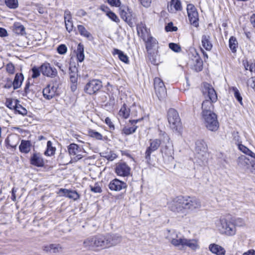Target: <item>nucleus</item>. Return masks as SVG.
Instances as JSON below:
<instances>
[{"label":"nucleus","mask_w":255,"mask_h":255,"mask_svg":"<svg viewBox=\"0 0 255 255\" xmlns=\"http://www.w3.org/2000/svg\"><path fill=\"white\" fill-rule=\"evenodd\" d=\"M105 123L108 125L110 128H114V126L109 118H106L105 119Z\"/></svg>","instance_id":"obj_62"},{"label":"nucleus","mask_w":255,"mask_h":255,"mask_svg":"<svg viewBox=\"0 0 255 255\" xmlns=\"http://www.w3.org/2000/svg\"><path fill=\"white\" fill-rule=\"evenodd\" d=\"M6 69V71L10 74H13L14 72V66L11 63L7 64Z\"/></svg>","instance_id":"obj_55"},{"label":"nucleus","mask_w":255,"mask_h":255,"mask_svg":"<svg viewBox=\"0 0 255 255\" xmlns=\"http://www.w3.org/2000/svg\"><path fill=\"white\" fill-rule=\"evenodd\" d=\"M143 41L145 43L147 57L152 63L155 64L156 62L158 42L156 39L151 36L147 37L146 39Z\"/></svg>","instance_id":"obj_5"},{"label":"nucleus","mask_w":255,"mask_h":255,"mask_svg":"<svg viewBox=\"0 0 255 255\" xmlns=\"http://www.w3.org/2000/svg\"><path fill=\"white\" fill-rule=\"evenodd\" d=\"M250 21L252 25L255 27V14H253L250 18Z\"/></svg>","instance_id":"obj_64"},{"label":"nucleus","mask_w":255,"mask_h":255,"mask_svg":"<svg viewBox=\"0 0 255 255\" xmlns=\"http://www.w3.org/2000/svg\"><path fill=\"white\" fill-rule=\"evenodd\" d=\"M113 54L118 55L119 58L122 61L125 62V63H128V57L127 55L124 54V53L121 50H119L118 49H115L114 50Z\"/></svg>","instance_id":"obj_37"},{"label":"nucleus","mask_w":255,"mask_h":255,"mask_svg":"<svg viewBox=\"0 0 255 255\" xmlns=\"http://www.w3.org/2000/svg\"><path fill=\"white\" fill-rule=\"evenodd\" d=\"M203 94L205 97L207 96L209 100H205L202 103V116L208 114L213 113L212 110L213 109V103L217 100V95L214 89L208 83H204L203 88Z\"/></svg>","instance_id":"obj_2"},{"label":"nucleus","mask_w":255,"mask_h":255,"mask_svg":"<svg viewBox=\"0 0 255 255\" xmlns=\"http://www.w3.org/2000/svg\"><path fill=\"white\" fill-rule=\"evenodd\" d=\"M32 77L33 78H36L40 75V72H39L38 69H37V68L33 67L32 69Z\"/></svg>","instance_id":"obj_57"},{"label":"nucleus","mask_w":255,"mask_h":255,"mask_svg":"<svg viewBox=\"0 0 255 255\" xmlns=\"http://www.w3.org/2000/svg\"><path fill=\"white\" fill-rule=\"evenodd\" d=\"M5 105L10 109L17 110L18 107L17 106V101L11 99H7L5 102Z\"/></svg>","instance_id":"obj_44"},{"label":"nucleus","mask_w":255,"mask_h":255,"mask_svg":"<svg viewBox=\"0 0 255 255\" xmlns=\"http://www.w3.org/2000/svg\"><path fill=\"white\" fill-rule=\"evenodd\" d=\"M106 241V235L98 234L85 239L83 245L88 250L97 252L107 248Z\"/></svg>","instance_id":"obj_3"},{"label":"nucleus","mask_w":255,"mask_h":255,"mask_svg":"<svg viewBox=\"0 0 255 255\" xmlns=\"http://www.w3.org/2000/svg\"><path fill=\"white\" fill-rule=\"evenodd\" d=\"M119 13L122 19L129 25L132 24L133 16L132 11L127 6H121L119 8Z\"/></svg>","instance_id":"obj_14"},{"label":"nucleus","mask_w":255,"mask_h":255,"mask_svg":"<svg viewBox=\"0 0 255 255\" xmlns=\"http://www.w3.org/2000/svg\"><path fill=\"white\" fill-rule=\"evenodd\" d=\"M7 148H15L18 142V138L16 135L8 136L5 140Z\"/></svg>","instance_id":"obj_28"},{"label":"nucleus","mask_w":255,"mask_h":255,"mask_svg":"<svg viewBox=\"0 0 255 255\" xmlns=\"http://www.w3.org/2000/svg\"><path fill=\"white\" fill-rule=\"evenodd\" d=\"M100 184V183H96L93 186L90 185L91 190L96 193H101L102 190Z\"/></svg>","instance_id":"obj_49"},{"label":"nucleus","mask_w":255,"mask_h":255,"mask_svg":"<svg viewBox=\"0 0 255 255\" xmlns=\"http://www.w3.org/2000/svg\"><path fill=\"white\" fill-rule=\"evenodd\" d=\"M204 124L209 130L215 131L219 127V124L217 120V115L214 113L203 115L202 116Z\"/></svg>","instance_id":"obj_6"},{"label":"nucleus","mask_w":255,"mask_h":255,"mask_svg":"<svg viewBox=\"0 0 255 255\" xmlns=\"http://www.w3.org/2000/svg\"><path fill=\"white\" fill-rule=\"evenodd\" d=\"M64 20L66 21H69L72 20V16L71 14L70 11L68 10H66L64 12Z\"/></svg>","instance_id":"obj_56"},{"label":"nucleus","mask_w":255,"mask_h":255,"mask_svg":"<svg viewBox=\"0 0 255 255\" xmlns=\"http://www.w3.org/2000/svg\"><path fill=\"white\" fill-rule=\"evenodd\" d=\"M189 64L191 68L197 72L203 69V61L197 53L189 61Z\"/></svg>","instance_id":"obj_20"},{"label":"nucleus","mask_w":255,"mask_h":255,"mask_svg":"<svg viewBox=\"0 0 255 255\" xmlns=\"http://www.w3.org/2000/svg\"><path fill=\"white\" fill-rule=\"evenodd\" d=\"M177 29V27L172 26V23H168V25L165 27V30L167 31H176Z\"/></svg>","instance_id":"obj_60"},{"label":"nucleus","mask_w":255,"mask_h":255,"mask_svg":"<svg viewBox=\"0 0 255 255\" xmlns=\"http://www.w3.org/2000/svg\"><path fill=\"white\" fill-rule=\"evenodd\" d=\"M31 164L37 166L42 167L44 165V161L41 155L39 153L34 154L30 159Z\"/></svg>","instance_id":"obj_29"},{"label":"nucleus","mask_w":255,"mask_h":255,"mask_svg":"<svg viewBox=\"0 0 255 255\" xmlns=\"http://www.w3.org/2000/svg\"><path fill=\"white\" fill-rule=\"evenodd\" d=\"M70 81L73 84H75L77 81V78L75 73L70 74Z\"/></svg>","instance_id":"obj_61"},{"label":"nucleus","mask_w":255,"mask_h":255,"mask_svg":"<svg viewBox=\"0 0 255 255\" xmlns=\"http://www.w3.org/2000/svg\"><path fill=\"white\" fill-rule=\"evenodd\" d=\"M248 170L251 172L252 173L255 174V161L252 160L250 168H248Z\"/></svg>","instance_id":"obj_58"},{"label":"nucleus","mask_w":255,"mask_h":255,"mask_svg":"<svg viewBox=\"0 0 255 255\" xmlns=\"http://www.w3.org/2000/svg\"><path fill=\"white\" fill-rule=\"evenodd\" d=\"M109 187L111 190L117 191L125 189L127 187V184L119 179H115L110 182Z\"/></svg>","instance_id":"obj_24"},{"label":"nucleus","mask_w":255,"mask_h":255,"mask_svg":"<svg viewBox=\"0 0 255 255\" xmlns=\"http://www.w3.org/2000/svg\"><path fill=\"white\" fill-rule=\"evenodd\" d=\"M107 2L112 6L121 7V2L120 0H107Z\"/></svg>","instance_id":"obj_52"},{"label":"nucleus","mask_w":255,"mask_h":255,"mask_svg":"<svg viewBox=\"0 0 255 255\" xmlns=\"http://www.w3.org/2000/svg\"><path fill=\"white\" fill-rule=\"evenodd\" d=\"M13 30L18 34H23L25 32V28L19 22H15L13 25Z\"/></svg>","instance_id":"obj_39"},{"label":"nucleus","mask_w":255,"mask_h":255,"mask_svg":"<svg viewBox=\"0 0 255 255\" xmlns=\"http://www.w3.org/2000/svg\"><path fill=\"white\" fill-rule=\"evenodd\" d=\"M167 119L170 128L178 131L181 128V123L178 112L174 109H170L167 113Z\"/></svg>","instance_id":"obj_7"},{"label":"nucleus","mask_w":255,"mask_h":255,"mask_svg":"<svg viewBox=\"0 0 255 255\" xmlns=\"http://www.w3.org/2000/svg\"><path fill=\"white\" fill-rule=\"evenodd\" d=\"M239 149L242 151L243 153L246 154L247 155L251 156L252 157H255V153L250 150L246 146H244L243 144H239L238 145Z\"/></svg>","instance_id":"obj_43"},{"label":"nucleus","mask_w":255,"mask_h":255,"mask_svg":"<svg viewBox=\"0 0 255 255\" xmlns=\"http://www.w3.org/2000/svg\"><path fill=\"white\" fill-rule=\"evenodd\" d=\"M195 152L196 157L202 161L206 160L207 154V145L203 140H198L196 142Z\"/></svg>","instance_id":"obj_10"},{"label":"nucleus","mask_w":255,"mask_h":255,"mask_svg":"<svg viewBox=\"0 0 255 255\" xmlns=\"http://www.w3.org/2000/svg\"><path fill=\"white\" fill-rule=\"evenodd\" d=\"M104 157L109 161H113L117 158V156L113 152L110 151L109 153H107Z\"/></svg>","instance_id":"obj_51"},{"label":"nucleus","mask_w":255,"mask_h":255,"mask_svg":"<svg viewBox=\"0 0 255 255\" xmlns=\"http://www.w3.org/2000/svg\"><path fill=\"white\" fill-rule=\"evenodd\" d=\"M23 80V77L22 74H16L13 82V88L16 89L19 88L22 84Z\"/></svg>","instance_id":"obj_38"},{"label":"nucleus","mask_w":255,"mask_h":255,"mask_svg":"<svg viewBox=\"0 0 255 255\" xmlns=\"http://www.w3.org/2000/svg\"><path fill=\"white\" fill-rule=\"evenodd\" d=\"M105 235L107 241H106L107 248L116 245L120 243L122 240L121 237L117 234H107Z\"/></svg>","instance_id":"obj_22"},{"label":"nucleus","mask_w":255,"mask_h":255,"mask_svg":"<svg viewBox=\"0 0 255 255\" xmlns=\"http://www.w3.org/2000/svg\"><path fill=\"white\" fill-rule=\"evenodd\" d=\"M60 192H62L63 195L75 200L79 198V195L77 192L75 191H71L66 189H60Z\"/></svg>","instance_id":"obj_33"},{"label":"nucleus","mask_w":255,"mask_h":255,"mask_svg":"<svg viewBox=\"0 0 255 255\" xmlns=\"http://www.w3.org/2000/svg\"><path fill=\"white\" fill-rule=\"evenodd\" d=\"M19 150L23 153H28L30 150V143L29 141L22 140L19 147Z\"/></svg>","instance_id":"obj_36"},{"label":"nucleus","mask_w":255,"mask_h":255,"mask_svg":"<svg viewBox=\"0 0 255 255\" xmlns=\"http://www.w3.org/2000/svg\"><path fill=\"white\" fill-rule=\"evenodd\" d=\"M238 165L245 169H248L252 160L245 155H241L238 158Z\"/></svg>","instance_id":"obj_31"},{"label":"nucleus","mask_w":255,"mask_h":255,"mask_svg":"<svg viewBox=\"0 0 255 255\" xmlns=\"http://www.w3.org/2000/svg\"><path fill=\"white\" fill-rule=\"evenodd\" d=\"M244 65L246 70H249L251 72H253L254 66H253L252 64H249L248 61H244Z\"/></svg>","instance_id":"obj_59"},{"label":"nucleus","mask_w":255,"mask_h":255,"mask_svg":"<svg viewBox=\"0 0 255 255\" xmlns=\"http://www.w3.org/2000/svg\"><path fill=\"white\" fill-rule=\"evenodd\" d=\"M169 47L172 50L175 52H179L181 50L180 45L176 43H170L169 44Z\"/></svg>","instance_id":"obj_50"},{"label":"nucleus","mask_w":255,"mask_h":255,"mask_svg":"<svg viewBox=\"0 0 255 255\" xmlns=\"http://www.w3.org/2000/svg\"><path fill=\"white\" fill-rule=\"evenodd\" d=\"M138 120H130L129 123L131 127L126 126L122 130V133L129 135L134 132L137 128V126H135V124L137 123Z\"/></svg>","instance_id":"obj_30"},{"label":"nucleus","mask_w":255,"mask_h":255,"mask_svg":"<svg viewBox=\"0 0 255 255\" xmlns=\"http://www.w3.org/2000/svg\"><path fill=\"white\" fill-rule=\"evenodd\" d=\"M187 11L191 24L197 27L198 25L199 15L196 8L192 4H188L187 6Z\"/></svg>","instance_id":"obj_16"},{"label":"nucleus","mask_w":255,"mask_h":255,"mask_svg":"<svg viewBox=\"0 0 255 255\" xmlns=\"http://www.w3.org/2000/svg\"><path fill=\"white\" fill-rule=\"evenodd\" d=\"M129 109L124 104L119 112V116L123 118L127 119L129 117Z\"/></svg>","instance_id":"obj_40"},{"label":"nucleus","mask_w":255,"mask_h":255,"mask_svg":"<svg viewBox=\"0 0 255 255\" xmlns=\"http://www.w3.org/2000/svg\"><path fill=\"white\" fill-rule=\"evenodd\" d=\"M89 135L91 137L95 138L96 139L98 140H101L103 137L102 135L100 133L94 130H90L89 131Z\"/></svg>","instance_id":"obj_48"},{"label":"nucleus","mask_w":255,"mask_h":255,"mask_svg":"<svg viewBox=\"0 0 255 255\" xmlns=\"http://www.w3.org/2000/svg\"><path fill=\"white\" fill-rule=\"evenodd\" d=\"M5 3L10 8L15 9L18 7V0H5Z\"/></svg>","instance_id":"obj_46"},{"label":"nucleus","mask_w":255,"mask_h":255,"mask_svg":"<svg viewBox=\"0 0 255 255\" xmlns=\"http://www.w3.org/2000/svg\"><path fill=\"white\" fill-rule=\"evenodd\" d=\"M137 32L138 36L140 37L143 40H145L146 38L150 36L149 31L145 26V25L140 22L137 25Z\"/></svg>","instance_id":"obj_23"},{"label":"nucleus","mask_w":255,"mask_h":255,"mask_svg":"<svg viewBox=\"0 0 255 255\" xmlns=\"http://www.w3.org/2000/svg\"><path fill=\"white\" fill-rule=\"evenodd\" d=\"M102 87V82L97 79L90 80L85 85L84 91L87 94L92 95L96 93Z\"/></svg>","instance_id":"obj_11"},{"label":"nucleus","mask_w":255,"mask_h":255,"mask_svg":"<svg viewBox=\"0 0 255 255\" xmlns=\"http://www.w3.org/2000/svg\"><path fill=\"white\" fill-rule=\"evenodd\" d=\"M107 15L109 18L117 23H119L120 21V20L117 15L111 11H107Z\"/></svg>","instance_id":"obj_47"},{"label":"nucleus","mask_w":255,"mask_h":255,"mask_svg":"<svg viewBox=\"0 0 255 255\" xmlns=\"http://www.w3.org/2000/svg\"><path fill=\"white\" fill-rule=\"evenodd\" d=\"M169 234L166 237L170 243L174 247L180 249L188 247L192 251H196L200 248L199 240L197 239H188L184 236H180L176 232L168 231Z\"/></svg>","instance_id":"obj_1"},{"label":"nucleus","mask_w":255,"mask_h":255,"mask_svg":"<svg viewBox=\"0 0 255 255\" xmlns=\"http://www.w3.org/2000/svg\"><path fill=\"white\" fill-rule=\"evenodd\" d=\"M149 142L150 145L145 151V158L147 159H150L151 153L156 150L159 148L161 144L160 140L158 139L150 140Z\"/></svg>","instance_id":"obj_21"},{"label":"nucleus","mask_w":255,"mask_h":255,"mask_svg":"<svg viewBox=\"0 0 255 255\" xmlns=\"http://www.w3.org/2000/svg\"><path fill=\"white\" fill-rule=\"evenodd\" d=\"M67 47L64 44H61L57 47V51L60 54H64L66 53Z\"/></svg>","instance_id":"obj_53"},{"label":"nucleus","mask_w":255,"mask_h":255,"mask_svg":"<svg viewBox=\"0 0 255 255\" xmlns=\"http://www.w3.org/2000/svg\"><path fill=\"white\" fill-rule=\"evenodd\" d=\"M55 148L52 146L51 141H48L47 143V150L45 151V154L48 156L53 155L55 152Z\"/></svg>","instance_id":"obj_45"},{"label":"nucleus","mask_w":255,"mask_h":255,"mask_svg":"<svg viewBox=\"0 0 255 255\" xmlns=\"http://www.w3.org/2000/svg\"><path fill=\"white\" fill-rule=\"evenodd\" d=\"M43 250L46 253H58L62 251V248L59 244H50L43 247Z\"/></svg>","instance_id":"obj_27"},{"label":"nucleus","mask_w":255,"mask_h":255,"mask_svg":"<svg viewBox=\"0 0 255 255\" xmlns=\"http://www.w3.org/2000/svg\"><path fill=\"white\" fill-rule=\"evenodd\" d=\"M181 2L180 0H171L168 5V11L173 13L182 10Z\"/></svg>","instance_id":"obj_25"},{"label":"nucleus","mask_w":255,"mask_h":255,"mask_svg":"<svg viewBox=\"0 0 255 255\" xmlns=\"http://www.w3.org/2000/svg\"><path fill=\"white\" fill-rule=\"evenodd\" d=\"M65 27L66 28V30L69 32H70L72 31L73 28V24L72 20H69V21H65Z\"/></svg>","instance_id":"obj_54"},{"label":"nucleus","mask_w":255,"mask_h":255,"mask_svg":"<svg viewBox=\"0 0 255 255\" xmlns=\"http://www.w3.org/2000/svg\"><path fill=\"white\" fill-rule=\"evenodd\" d=\"M68 150L71 157L70 162H76L83 157V153L85 152L83 149L76 144L71 143L68 147Z\"/></svg>","instance_id":"obj_9"},{"label":"nucleus","mask_w":255,"mask_h":255,"mask_svg":"<svg viewBox=\"0 0 255 255\" xmlns=\"http://www.w3.org/2000/svg\"><path fill=\"white\" fill-rule=\"evenodd\" d=\"M84 48L83 44L79 43L77 46V58L78 61L79 62H82L85 58V55L84 54Z\"/></svg>","instance_id":"obj_34"},{"label":"nucleus","mask_w":255,"mask_h":255,"mask_svg":"<svg viewBox=\"0 0 255 255\" xmlns=\"http://www.w3.org/2000/svg\"><path fill=\"white\" fill-rule=\"evenodd\" d=\"M202 46L208 51L211 50L213 45L211 41V37L208 35H203L201 39Z\"/></svg>","instance_id":"obj_32"},{"label":"nucleus","mask_w":255,"mask_h":255,"mask_svg":"<svg viewBox=\"0 0 255 255\" xmlns=\"http://www.w3.org/2000/svg\"><path fill=\"white\" fill-rule=\"evenodd\" d=\"M77 28L78 31L82 36L88 38L89 39H91L93 38L92 34L87 30L86 28L83 25H78Z\"/></svg>","instance_id":"obj_35"},{"label":"nucleus","mask_w":255,"mask_h":255,"mask_svg":"<svg viewBox=\"0 0 255 255\" xmlns=\"http://www.w3.org/2000/svg\"><path fill=\"white\" fill-rule=\"evenodd\" d=\"M184 206L183 196H181L177 197L172 201L169 208L174 212L184 213L185 210Z\"/></svg>","instance_id":"obj_15"},{"label":"nucleus","mask_w":255,"mask_h":255,"mask_svg":"<svg viewBox=\"0 0 255 255\" xmlns=\"http://www.w3.org/2000/svg\"><path fill=\"white\" fill-rule=\"evenodd\" d=\"M115 172L118 175L127 177L130 175V168L125 162H119L116 164Z\"/></svg>","instance_id":"obj_17"},{"label":"nucleus","mask_w":255,"mask_h":255,"mask_svg":"<svg viewBox=\"0 0 255 255\" xmlns=\"http://www.w3.org/2000/svg\"><path fill=\"white\" fill-rule=\"evenodd\" d=\"M155 91L158 99L161 100L166 94V88L163 82L159 78L156 77L154 80Z\"/></svg>","instance_id":"obj_13"},{"label":"nucleus","mask_w":255,"mask_h":255,"mask_svg":"<svg viewBox=\"0 0 255 255\" xmlns=\"http://www.w3.org/2000/svg\"><path fill=\"white\" fill-rule=\"evenodd\" d=\"M40 71L43 75L52 78L56 77L57 75L56 69L51 67L48 63H45L41 66Z\"/></svg>","instance_id":"obj_19"},{"label":"nucleus","mask_w":255,"mask_h":255,"mask_svg":"<svg viewBox=\"0 0 255 255\" xmlns=\"http://www.w3.org/2000/svg\"><path fill=\"white\" fill-rule=\"evenodd\" d=\"M229 47L231 50L232 52L235 53L237 51V48L238 44L236 38L234 36L231 37L229 39Z\"/></svg>","instance_id":"obj_41"},{"label":"nucleus","mask_w":255,"mask_h":255,"mask_svg":"<svg viewBox=\"0 0 255 255\" xmlns=\"http://www.w3.org/2000/svg\"><path fill=\"white\" fill-rule=\"evenodd\" d=\"M165 140L167 141L168 144L163 147L161 149V152L163 157L168 160V161L171 160L173 159V146L172 143H170V138L169 136L166 134L164 133Z\"/></svg>","instance_id":"obj_12"},{"label":"nucleus","mask_w":255,"mask_h":255,"mask_svg":"<svg viewBox=\"0 0 255 255\" xmlns=\"http://www.w3.org/2000/svg\"><path fill=\"white\" fill-rule=\"evenodd\" d=\"M183 202L185 210L193 211L201 207L200 200L195 196H183Z\"/></svg>","instance_id":"obj_8"},{"label":"nucleus","mask_w":255,"mask_h":255,"mask_svg":"<svg viewBox=\"0 0 255 255\" xmlns=\"http://www.w3.org/2000/svg\"><path fill=\"white\" fill-rule=\"evenodd\" d=\"M57 87L54 84L47 85L43 90V97L47 100H50L58 95Z\"/></svg>","instance_id":"obj_18"},{"label":"nucleus","mask_w":255,"mask_h":255,"mask_svg":"<svg viewBox=\"0 0 255 255\" xmlns=\"http://www.w3.org/2000/svg\"><path fill=\"white\" fill-rule=\"evenodd\" d=\"M244 222L243 219L241 218H239L236 220V224H235L236 226H242L244 225Z\"/></svg>","instance_id":"obj_63"},{"label":"nucleus","mask_w":255,"mask_h":255,"mask_svg":"<svg viewBox=\"0 0 255 255\" xmlns=\"http://www.w3.org/2000/svg\"><path fill=\"white\" fill-rule=\"evenodd\" d=\"M209 250L216 255H225L226 253V250L223 247L216 244H210L209 246Z\"/></svg>","instance_id":"obj_26"},{"label":"nucleus","mask_w":255,"mask_h":255,"mask_svg":"<svg viewBox=\"0 0 255 255\" xmlns=\"http://www.w3.org/2000/svg\"><path fill=\"white\" fill-rule=\"evenodd\" d=\"M230 90L233 92V94L235 98L238 100V101L242 105V97L241 95V94L239 91V90L236 87H232L230 88Z\"/></svg>","instance_id":"obj_42"},{"label":"nucleus","mask_w":255,"mask_h":255,"mask_svg":"<svg viewBox=\"0 0 255 255\" xmlns=\"http://www.w3.org/2000/svg\"><path fill=\"white\" fill-rule=\"evenodd\" d=\"M217 230L222 235L233 236L236 234V228L234 223L225 218L218 219L215 222Z\"/></svg>","instance_id":"obj_4"}]
</instances>
